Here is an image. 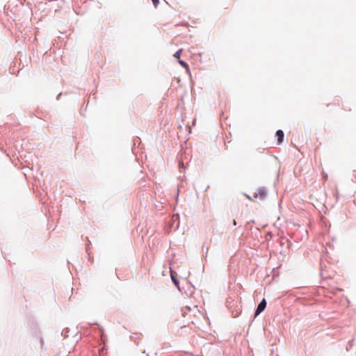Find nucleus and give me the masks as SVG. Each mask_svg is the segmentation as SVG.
Returning <instances> with one entry per match:
<instances>
[{
    "mask_svg": "<svg viewBox=\"0 0 356 356\" xmlns=\"http://www.w3.org/2000/svg\"><path fill=\"white\" fill-rule=\"evenodd\" d=\"M266 307V302L265 299H263L262 301L259 304L257 310L255 312V316L259 315L261 312H262Z\"/></svg>",
    "mask_w": 356,
    "mask_h": 356,
    "instance_id": "f257e3e1",
    "label": "nucleus"
},
{
    "mask_svg": "<svg viewBox=\"0 0 356 356\" xmlns=\"http://www.w3.org/2000/svg\"><path fill=\"white\" fill-rule=\"evenodd\" d=\"M276 136L277 137V143L281 144L284 139V132L282 130L277 131Z\"/></svg>",
    "mask_w": 356,
    "mask_h": 356,
    "instance_id": "f03ea898",
    "label": "nucleus"
},
{
    "mask_svg": "<svg viewBox=\"0 0 356 356\" xmlns=\"http://www.w3.org/2000/svg\"><path fill=\"white\" fill-rule=\"evenodd\" d=\"M182 49H179L175 54H174V57L177 58V59H179L180 56H181V54L182 53Z\"/></svg>",
    "mask_w": 356,
    "mask_h": 356,
    "instance_id": "7ed1b4c3",
    "label": "nucleus"
},
{
    "mask_svg": "<svg viewBox=\"0 0 356 356\" xmlns=\"http://www.w3.org/2000/svg\"><path fill=\"white\" fill-rule=\"evenodd\" d=\"M179 64H180L182 67H186V68H187V67H188V65H187L184 61L179 60Z\"/></svg>",
    "mask_w": 356,
    "mask_h": 356,
    "instance_id": "20e7f679",
    "label": "nucleus"
},
{
    "mask_svg": "<svg viewBox=\"0 0 356 356\" xmlns=\"http://www.w3.org/2000/svg\"><path fill=\"white\" fill-rule=\"evenodd\" d=\"M152 1L153 4H154V6L155 7H156L159 5V0H152Z\"/></svg>",
    "mask_w": 356,
    "mask_h": 356,
    "instance_id": "39448f33",
    "label": "nucleus"
},
{
    "mask_svg": "<svg viewBox=\"0 0 356 356\" xmlns=\"http://www.w3.org/2000/svg\"><path fill=\"white\" fill-rule=\"evenodd\" d=\"M261 192V198H263L265 195V193L264 192L262 191H260Z\"/></svg>",
    "mask_w": 356,
    "mask_h": 356,
    "instance_id": "423d86ee",
    "label": "nucleus"
},
{
    "mask_svg": "<svg viewBox=\"0 0 356 356\" xmlns=\"http://www.w3.org/2000/svg\"><path fill=\"white\" fill-rule=\"evenodd\" d=\"M233 225H236V220H233Z\"/></svg>",
    "mask_w": 356,
    "mask_h": 356,
    "instance_id": "0eeeda50",
    "label": "nucleus"
},
{
    "mask_svg": "<svg viewBox=\"0 0 356 356\" xmlns=\"http://www.w3.org/2000/svg\"><path fill=\"white\" fill-rule=\"evenodd\" d=\"M172 280H173L174 282H175V284H177L176 280H175V279H173V278H172Z\"/></svg>",
    "mask_w": 356,
    "mask_h": 356,
    "instance_id": "6e6552de",
    "label": "nucleus"
}]
</instances>
